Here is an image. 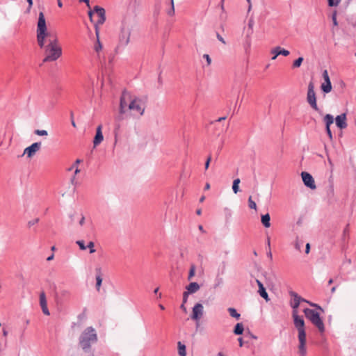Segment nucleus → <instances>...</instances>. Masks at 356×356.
<instances>
[{
    "mask_svg": "<svg viewBox=\"0 0 356 356\" xmlns=\"http://www.w3.org/2000/svg\"><path fill=\"white\" fill-rule=\"evenodd\" d=\"M291 300L290 301V306L292 307V317L293 319V324L298 330V338L299 341L298 345V354L300 356H306V331L305 327V321L302 316L298 315V308L301 302L302 297L297 293L290 291L289 292Z\"/></svg>",
    "mask_w": 356,
    "mask_h": 356,
    "instance_id": "f257e3e1",
    "label": "nucleus"
},
{
    "mask_svg": "<svg viewBox=\"0 0 356 356\" xmlns=\"http://www.w3.org/2000/svg\"><path fill=\"white\" fill-rule=\"evenodd\" d=\"M144 111L145 105L141 99L133 97L127 91H123L120 99L119 115L116 120L120 121L129 116H141Z\"/></svg>",
    "mask_w": 356,
    "mask_h": 356,
    "instance_id": "f03ea898",
    "label": "nucleus"
},
{
    "mask_svg": "<svg viewBox=\"0 0 356 356\" xmlns=\"http://www.w3.org/2000/svg\"><path fill=\"white\" fill-rule=\"evenodd\" d=\"M40 47L44 49L45 54L43 63L55 61L62 55V49L56 35H49L44 40V46Z\"/></svg>",
    "mask_w": 356,
    "mask_h": 356,
    "instance_id": "7ed1b4c3",
    "label": "nucleus"
},
{
    "mask_svg": "<svg viewBox=\"0 0 356 356\" xmlns=\"http://www.w3.org/2000/svg\"><path fill=\"white\" fill-rule=\"evenodd\" d=\"M97 334L92 327H86L79 337V345L85 352H88L97 341Z\"/></svg>",
    "mask_w": 356,
    "mask_h": 356,
    "instance_id": "20e7f679",
    "label": "nucleus"
},
{
    "mask_svg": "<svg viewBox=\"0 0 356 356\" xmlns=\"http://www.w3.org/2000/svg\"><path fill=\"white\" fill-rule=\"evenodd\" d=\"M133 29V23L129 19L122 22L118 49L125 47L130 42V36Z\"/></svg>",
    "mask_w": 356,
    "mask_h": 356,
    "instance_id": "39448f33",
    "label": "nucleus"
},
{
    "mask_svg": "<svg viewBox=\"0 0 356 356\" xmlns=\"http://www.w3.org/2000/svg\"><path fill=\"white\" fill-rule=\"evenodd\" d=\"M36 33L38 44L39 47H43L44 40L51 35L47 31L45 17L42 12H40L38 15Z\"/></svg>",
    "mask_w": 356,
    "mask_h": 356,
    "instance_id": "423d86ee",
    "label": "nucleus"
},
{
    "mask_svg": "<svg viewBox=\"0 0 356 356\" xmlns=\"http://www.w3.org/2000/svg\"><path fill=\"white\" fill-rule=\"evenodd\" d=\"M305 316L315 325L321 333L325 332V325L320 314L314 309L306 308L304 309Z\"/></svg>",
    "mask_w": 356,
    "mask_h": 356,
    "instance_id": "0eeeda50",
    "label": "nucleus"
},
{
    "mask_svg": "<svg viewBox=\"0 0 356 356\" xmlns=\"http://www.w3.org/2000/svg\"><path fill=\"white\" fill-rule=\"evenodd\" d=\"M93 15H96L97 17V19L95 22V29H99L98 26L103 24L106 20L105 10L102 7L96 6L92 10L88 12V15L91 20Z\"/></svg>",
    "mask_w": 356,
    "mask_h": 356,
    "instance_id": "6e6552de",
    "label": "nucleus"
},
{
    "mask_svg": "<svg viewBox=\"0 0 356 356\" xmlns=\"http://www.w3.org/2000/svg\"><path fill=\"white\" fill-rule=\"evenodd\" d=\"M307 101L314 110H315L316 111H318L319 109L316 103V93L314 91V85L312 82H310L308 85Z\"/></svg>",
    "mask_w": 356,
    "mask_h": 356,
    "instance_id": "1a4fd4ad",
    "label": "nucleus"
},
{
    "mask_svg": "<svg viewBox=\"0 0 356 356\" xmlns=\"http://www.w3.org/2000/svg\"><path fill=\"white\" fill-rule=\"evenodd\" d=\"M42 143L40 142H35L24 149L23 155H26L31 159L40 149Z\"/></svg>",
    "mask_w": 356,
    "mask_h": 356,
    "instance_id": "9d476101",
    "label": "nucleus"
},
{
    "mask_svg": "<svg viewBox=\"0 0 356 356\" xmlns=\"http://www.w3.org/2000/svg\"><path fill=\"white\" fill-rule=\"evenodd\" d=\"M301 177H302V181H303L304 184L307 187H308L312 190L316 189V186L315 184L314 179L313 178V177L309 172H302L301 173Z\"/></svg>",
    "mask_w": 356,
    "mask_h": 356,
    "instance_id": "9b49d317",
    "label": "nucleus"
},
{
    "mask_svg": "<svg viewBox=\"0 0 356 356\" xmlns=\"http://www.w3.org/2000/svg\"><path fill=\"white\" fill-rule=\"evenodd\" d=\"M323 77L324 82L321 84V90L325 93H328L332 90V84L328 75V72L326 70H325L323 72Z\"/></svg>",
    "mask_w": 356,
    "mask_h": 356,
    "instance_id": "f8f14e48",
    "label": "nucleus"
},
{
    "mask_svg": "<svg viewBox=\"0 0 356 356\" xmlns=\"http://www.w3.org/2000/svg\"><path fill=\"white\" fill-rule=\"evenodd\" d=\"M204 307L201 303H197L193 307L191 318L195 321H199L203 315Z\"/></svg>",
    "mask_w": 356,
    "mask_h": 356,
    "instance_id": "ddd939ff",
    "label": "nucleus"
},
{
    "mask_svg": "<svg viewBox=\"0 0 356 356\" xmlns=\"http://www.w3.org/2000/svg\"><path fill=\"white\" fill-rule=\"evenodd\" d=\"M39 302H40V305L41 307L43 314L47 316H49L50 314V312L47 307V297H46V294L44 291H41L40 293Z\"/></svg>",
    "mask_w": 356,
    "mask_h": 356,
    "instance_id": "4468645a",
    "label": "nucleus"
},
{
    "mask_svg": "<svg viewBox=\"0 0 356 356\" xmlns=\"http://www.w3.org/2000/svg\"><path fill=\"white\" fill-rule=\"evenodd\" d=\"M102 126L99 125L96 129V134L93 139V146L96 147L98 146L104 140V136L102 134Z\"/></svg>",
    "mask_w": 356,
    "mask_h": 356,
    "instance_id": "2eb2a0df",
    "label": "nucleus"
},
{
    "mask_svg": "<svg viewBox=\"0 0 356 356\" xmlns=\"http://www.w3.org/2000/svg\"><path fill=\"white\" fill-rule=\"evenodd\" d=\"M95 35H96V37H97V41L95 42V44H94V50L95 51V52L97 53V57L98 59H100L101 58V51L102 49V44L99 40V29H96V31H95Z\"/></svg>",
    "mask_w": 356,
    "mask_h": 356,
    "instance_id": "dca6fc26",
    "label": "nucleus"
},
{
    "mask_svg": "<svg viewBox=\"0 0 356 356\" xmlns=\"http://www.w3.org/2000/svg\"><path fill=\"white\" fill-rule=\"evenodd\" d=\"M335 122L337 126L343 129L346 128L347 123H346V113H342L339 115H337L335 118Z\"/></svg>",
    "mask_w": 356,
    "mask_h": 356,
    "instance_id": "f3484780",
    "label": "nucleus"
},
{
    "mask_svg": "<svg viewBox=\"0 0 356 356\" xmlns=\"http://www.w3.org/2000/svg\"><path fill=\"white\" fill-rule=\"evenodd\" d=\"M256 282L258 285V287H259V290H258V293H259V295L266 300V301H269L270 299L268 298V295L266 291V289L264 288V284L261 283V281H259V280H256Z\"/></svg>",
    "mask_w": 356,
    "mask_h": 356,
    "instance_id": "a211bd4d",
    "label": "nucleus"
},
{
    "mask_svg": "<svg viewBox=\"0 0 356 356\" xmlns=\"http://www.w3.org/2000/svg\"><path fill=\"white\" fill-rule=\"evenodd\" d=\"M200 286L197 282H191L186 287L187 293H194L200 289Z\"/></svg>",
    "mask_w": 356,
    "mask_h": 356,
    "instance_id": "6ab92c4d",
    "label": "nucleus"
},
{
    "mask_svg": "<svg viewBox=\"0 0 356 356\" xmlns=\"http://www.w3.org/2000/svg\"><path fill=\"white\" fill-rule=\"evenodd\" d=\"M177 350L179 356H186V345L181 341L177 342Z\"/></svg>",
    "mask_w": 356,
    "mask_h": 356,
    "instance_id": "aec40b11",
    "label": "nucleus"
},
{
    "mask_svg": "<svg viewBox=\"0 0 356 356\" xmlns=\"http://www.w3.org/2000/svg\"><path fill=\"white\" fill-rule=\"evenodd\" d=\"M261 223L263 224V225L268 228V227H270V215L268 213H266L265 215H262L261 216Z\"/></svg>",
    "mask_w": 356,
    "mask_h": 356,
    "instance_id": "412c9836",
    "label": "nucleus"
},
{
    "mask_svg": "<svg viewBox=\"0 0 356 356\" xmlns=\"http://www.w3.org/2000/svg\"><path fill=\"white\" fill-rule=\"evenodd\" d=\"M97 272V274L96 275V288L97 291H99L100 286L102 283V278L101 275V269L98 268L96 270Z\"/></svg>",
    "mask_w": 356,
    "mask_h": 356,
    "instance_id": "4be33fe9",
    "label": "nucleus"
},
{
    "mask_svg": "<svg viewBox=\"0 0 356 356\" xmlns=\"http://www.w3.org/2000/svg\"><path fill=\"white\" fill-rule=\"evenodd\" d=\"M244 328L243 325L241 323H238L234 329V333L236 335L242 334L243 332Z\"/></svg>",
    "mask_w": 356,
    "mask_h": 356,
    "instance_id": "5701e85b",
    "label": "nucleus"
},
{
    "mask_svg": "<svg viewBox=\"0 0 356 356\" xmlns=\"http://www.w3.org/2000/svg\"><path fill=\"white\" fill-rule=\"evenodd\" d=\"M324 121L326 124V127H330V126L334 122V118L330 114H327L324 117Z\"/></svg>",
    "mask_w": 356,
    "mask_h": 356,
    "instance_id": "b1692460",
    "label": "nucleus"
},
{
    "mask_svg": "<svg viewBox=\"0 0 356 356\" xmlns=\"http://www.w3.org/2000/svg\"><path fill=\"white\" fill-rule=\"evenodd\" d=\"M227 310H228L229 315L232 317L235 318L236 319L240 318L241 314L239 313H238L237 311L234 308L229 307V308H228Z\"/></svg>",
    "mask_w": 356,
    "mask_h": 356,
    "instance_id": "393cba45",
    "label": "nucleus"
},
{
    "mask_svg": "<svg viewBox=\"0 0 356 356\" xmlns=\"http://www.w3.org/2000/svg\"><path fill=\"white\" fill-rule=\"evenodd\" d=\"M240 182H241V180L238 178L234 179V181H233L232 190H233V192L235 194L238 193V192L239 191V186H238V185H239Z\"/></svg>",
    "mask_w": 356,
    "mask_h": 356,
    "instance_id": "a878e982",
    "label": "nucleus"
},
{
    "mask_svg": "<svg viewBox=\"0 0 356 356\" xmlns=\"http://www.w3.org/2000/svg\"><path fill=\"white\" fill-rule=\"evenodd\" d=\"M252 33H253V29H250V28H248V29L246 30L245 38H246V42L249 47L250 46V44H251V36H252Z\"/></svg>",
    "mask_w": 356,
    "mask_h": 356,
    "instance_id": "bb28decb",
    "label": "nucleus"
},
{
    "mask_svg": "<svg viewBox=\"0 0 356 356\" xmlns=\"http://www.w3.org/2000/svg\"><path fill=\"white\" fill-rule=\"evenodd\" d=\"M342 0H327L329 7L336 8L339 6Z\"/></svg>",
    "mask_w": 356,
    "mask_h": 356,
    "instance_id": "cd10ccee",
    "label": "nucleus"
},
{
    "mask_svg": "<svg viewBox=\"0 0 356 356\" xmlns=\"http://www.w3.org/2000/svg\"><path fill=\"white\" fill-rule=\"evenodd\" d=\"M270 53L272 54H273V56L272 57V60H275L276 58L279 55H280V47H276L273 48V49H271Z\"/></svg>",
    "mask_w": 356,
    "mask_h": 356,
    "instance_id": "c85d7f7f",
    "label": "nucleus"
},
{
    "mask_svg": "<svg viewBox=\"0 0 356 356\" xmlns=\"http://www.w3.org/2000/svg\"><path fill=\"white\" fill-rule=\"evenodd\" d=\"M303 60H304V58L302 57H299L298 59L294 60V62L293 63V67L294 68H298V67H300Z\"/></svg>",
    "mask_w": 356,
    "mask_h": 356,
    "instance_id": "c756f323",
    "label": "nucleus"
},
{
    "mask_svg": "<svg viewBox=\"0 0 356 356\" xmlns=\"http://www.w3.org/2000/svg\"><path fill=\"white\" fill-rule=\"evenodd\" d=\"M195 266L194 265H191L190 270H189L188 276V280H191L192 277L195 275Z\"/></svg>",
    "mask_w": 356,
    "mask_h": 356,
    "instance_id": "7c9ffc66",
    "label": "nucleus"
},
{
    "mask_svg": "<svg viewBox=\"0 0 356 356\" xmlns=\"http://www.w3.org/2000/svg\"><path fill=\"white\" fill-rule=\"evenodd\" d=\"M223 282V280L222 277H217L215 280V284L213 285V288L216 289L220 286Z\"/></svg>",
    "mask_w": 356,
    "mask_h": 356,
    "instance_id": "2f4dec72",
    "label": "nucleus"
},
{
    "mask_svg": "<svg viewBox=\"0 0 356 356\" xmlns=\"http://www.w3.org/2000/svg\"><path fill=\"white\" fill-rule=\"evenodd\" d=\"M34 134L38 136H46L48 135V133L46 130H40V129L35 130Z\"/></svg>",
    "mask_w": 356,
    "mask_h": 356,
    "instance_id": "473e14b6",
    "label": "nucleus"
},
{
    "mask_svg": "<svg viewBox=\"0 0 356 356\" xmlns=\"http://www.w3.org/2000/svg\"><path fill=\"white\" fill-rule=\"evenodd\" d=\"M248 206L250 209H257V204L255 202L252 200L251 196L248 198Z\"/></svg>",
    "mask_w": 356,
    "mask_h": 356,
    "instance_id": "72a5a7b5",
    "label": "nucleus"
},
{
    "mask_svg": "<svg viewBox=\"0 0 356 356\" xmlns=\"http://www.w3.org/2000/svg\"><path fill=\"white\" fill-rule=\"evenodd\" d=\"M302 242L299 241L298 238L295 241V243H294V247L296 250H301V248L302 246Z\"/></svg>",
    "mask_w": 356,
    "mask_h": 356,
    "instance_id": "f704fd0d",
    "label": "nucleus"
},
{
    "mask_svg": "<svg viewBox=\"0 0 356 356\" xmlns=\"http://www.w3.org/2000/svg\"><path fill=\"white\" fill-rule=\"evenodd\" d=\"M76 243L79 245L81 250H86L87 247L85 245L84 241L82 240L76 241Z\"/></svg>",
    "mask_w": 356,
    "mask_h": 356,
    "instance_id": "c9c22d12",
    "label": "nucleus"
},
{
    "mask_svg": "<svg viewBox=\"0 0 356 356\" xmlns=\"http://www.w3.org/2000/svg\"><path fill=\"white\" fill-rule=\"evenodd\" d=\"M94 246H95V243L92 242V241H90L88 244V245L86 246L87 248H89L90 250V253H94L95 252V249L94 248Z\"/></svg>",
    "mask_w": 356,
    "mask_h": 356,
    "instance_id": "e433bc0d",
    "label": "nucleus"
},
{
    "mask_svg": "<svg viewBox=\"0 0 356 356\" xmlns=\"http://www.w3.org/2000/svg\"><path fill=\"white\" fill-rule=\"evenodd\" d=\"M171 2V8L170 10L168 12V14L170 16H172L174 15L175 14V7H174V1L173 0H171L170 1Z\"/></svg>",
    "mask_w": 356,
    "mask_h": 356,
    "instance_id": "4c0bfd02",
    "label": "nucleus"
},
{
    "mask_svg": "<svg viewBox=\"0 0 356 356\" xmlns=\"http://www.w3.org/2000/svg\"><path fill=\"white\" fill-rule=\"evenodd\" d=\"M39 222V218H34L31 220H29L27 223L29 227H31V226L37 224Z\"/></svg>",
    "mask_w": 356,
    "mask_h": 356,
    "instance_id": "58836bf2",
    "label": "nucleus"
},
{
    "mask_svg": "<svg viewBox=\"0 0 356 356\" xmlns=\"http://www.w3.org/2000/svg\"><path fill=\"white\" fill-rule=\"evenodd\" d=\"M332 22H333L334 26H337L338 25V22H337V11L336 10L334 11L333 13H332Z\"/></svg>",
    "mask_w": 356,
    "mask_h": 356,
    "instance_id": "ea45409f",
    "label": "nucleus"
},
{
    "mask_svg": "<svg viewBox=\"0 0 356 356\" xmlns=\"http://www.w3.org/2000/svg\"><path fill=\"white\" fill-rule=\"evenodd\" d=\"M202 57H203V58H204L206 60L207 65L209 66L211 65V59L209 55V54H204Z\"/></svg>",
    "mask_w": 356,
    "mask_h": 356,
    "instance_id": "a19ab883",
    "label": "nucleus"
},
{
    "mask_svg": "<svg viewBox=\"0 0 356 356\" xmlns=\"http://www.w3.org/2000/svg\"><path fill=\"white\" fill-rule=\"evenodd\" d=\"M79 172H80V170L79 169V168H78V167L75 168L74 175H77ZM71 183H72V184H76V181H75V176H74L73 177H72V179H71Z\"/></svg>",
    "mask_w": 356,
    "mask_h": 356,
    "instance_id": "79ce46f5",
    "label": "nucleus"
},
{
    "mask_svg": "<svg viewBox=\"0 0 356 356\" xmlns=\"http://www.w3.org/2000/svg\"><path fill=\"white\" fill-rule=\"evenodd\" d=\"M280 55H282V56H287L290 54L288 50L284 49H281L280 47Z\"/></svg>",
    "mask_w": 356,
    "mask_h": 356,
    "instance_id": "37998d69",
    "label": "nucleus"
},
{
    "mask_svg": "<svg viewBox=\"0 0 356 356\" xmlns=\"http://www.w3.org/2000/svg\"><path fill=\"white\" fill-rule=\"evenodd\" d=\"M254 21L253 19V18H250L248 21V28H250V29H253V27H254Z\"/></svg>",
    "mask_w": 356,
    "mask_h": 356,
    "instance_id": "c03bdc74",
    "label": "nucleus"
},
{
    "mask_svg": "<svg viewBox=\"0 0 356 356\" xmlns=\"http://www.w3.org/2000/svg\"><path fill=\"white\" fill-rule=\"evenodd\" d=\"M301 302H307L308 304H309L312 307H316L317 308H318L319 309H321V307L318 305H317L316 304H314V303H312L307 300H306L305 299L302 298V300H301Z\"/></svg>",
    "mask_w": 356,
    "mask_h": 356,
    "instance_id": "a18cd8bd",
    "label": "nucleus"
},
{
    "mask_svg": "<svg viewBox=\"0 0 356 356\" xmlns=\"http://www.w3.org/2000/svg\"><path fill=\"white\" fill-rule=\"evenodd\" d=\"M190 293H187V291H184L183 293V302L185 304L187 302L188 295Z\"/></svg>",
    "mask_w": 356,
    "mask_h": 356,
    "instance_id": "49530a36",
    "label": "nucleus"
},
{
    "mask_svg": "<svg viewBox=\"0 0 356 356\" xmlns=\"http://www.w3.org/2000/svg\"><path fill=\"white\" fill-rule=\"evenodd\" d=\"M216 37L218 38V40L219 41H220L222 44H226V42L225 41V40L223 39V38L219 34V33H217L216 34Z\"/></svg>",
    "mask_w": 356,
    "mask_h": 356,
    "instance_id": "de8ad7c7",
    "label": "nucleus"
},
{
    "mask_svg": "<svg viewBox=\"0 0 356 356\" xmlns=\"http://www.w3.org/2000/svg\"><path fill=\"white\" fill-rule=\"evenodd\" d=\"M326 131L327 133V135H328L330 139L332 140V134L330 128V127H326Z\"/></svg>",
    "mask_w": 356,
    "mask_h": 356,
    "instance_id": "09e8293b",
    "label": "nucleus"
},
{
    "mask_svg": "<svg viewBox=\"0 0 356 356\" xmlns=\"http://www.w3.org/2000/svg\"><path fill=\"white\" fill-rule=\"evenodd\" d=\"M211 156H209L205 163V169H208L209 166V163H210V161H211Z\"/></svg>",
    "mask_w": 356,
    "mask_h": 356,
    "instance_id": "8fccbe9b",
    "label": "nucleus"
},
{
    "mask_svg": "<svg viewBox=\"0 0 356 356\" xmlns=\"http://www.w3.org/2000/svg\"><path fill=\"white\" fill-rule=\"evenodd\" d=\"M82 161L81 159H76L74 162V163L72 165V168H76L78 167V165Z\"/></svg>",
    "mask_w": 356,
    "mask_h": 356,
    "instance_id": "3c124183",
    "label": "nucleus"
},
{
    "mask_svg": "<svg viewBox=\"0 0 356 356\" xmlns=\"http://www.w3.org/2000/svg\"><path fill=\"white\" fill-rule=\"evenodd\" d=\"M26 1L29 3L28 12H29L33 6V0H26Z\"/></svg>",
    "mask_w": 356,
    "mask_h": 356,
    "instance_id": "603ef678",
    "label": "nucleus"
},
{
    "mask_svg": "<svg viewBox=\"0 0 356 356\" xmlns=\"http://www.w3.org/2000/svg\"><path fill=\"white\" fill-rule=\"evenodd\" d=\"M309 250H310V245H309V243H307L306 247H305V253L308 254L309 252Z\"/></svg>",
    "mask_w": 356,
    "mask_h": 356,
    "instance_id": "864d4df0",
    "label": "nucleus"
},
{
    "mask_svg": "<svg viewBox=\"0 0 356 356\" xmlns=\"http://www.w3.org/2000/svg\"><path fill=\"white\" fill-rule=\"evenodd\" d=\"M238 343H239V346L241 347H242L243 346V339L242 338H238Z\"/></svg>",
    "mask_w": 356,
    "mask_h": 356,
    "instance_id": "5fc2aeb1",
    "label": "nucleus"
},
{
    "mask_svg": "<svg viewBox=\"0 0 356 356\" xmlns=\"http://www.w3.org/2000/svg\"><path fill=\"white\" fill-rule=\"evenodd\" d=\"M267 256H268L270 259H272L273 255H272V252H271L270 249H269V250L267 252Z\"/></svg>",
    "mask_w": 356,
    "mask_h": 356,
    "instance_id": "6e6d98bb",
    "label": "nucleus"
},
{
    "mask_svg": "<svg viewBox=\"0 0 356 356\" xmlns=\"http://www.w3.org/2000/svg\"><path fill=\"white\" fill-rule=\"evenodd\" d=\"M81 2H84L86 3L87 6L90 8V1L89 0H80Z\"/></svg>",
    "mask_w": 356,
    "mask_h": 356,
    "instance_id": "4d7b16f0",
    "label": "nucleus"
},
{
    "mask_svg": "<svg viewBox=\"0 0 356 356\" xmlns=\"http://www.w3.org/2000/svg\"><path fill=\"white\" fill-rule=\"evenodd\" d=\"M246 1L248 3V11H250L251 10V8H252L251 0H246Z\"/></svg>",
    "mask_w": 356,
    "mask_h": 356,
    "instance_id": "13d9d810",
    "label": "nucleus"
},
{
    "mask_svg": "<svg viewBox=\"0 0 356 356\" xmlns=\"http://www.w3.org/2000/svg\"><path fill=\"white\" fill-rule=\"evenodd\" d=\"M54 257V254H51L50 256H49L47 258V261H51Z\"/></svg>",
    "mask_w": 356,
    "mask_h": 356,
    "instance_id": "bf43d9fd",
    "label": "nucleus"
},
{
    "mask_svg": "<svg viewBox=\"0 0 356 356\" xmlns=\"http://www.w3.org/2000/svg\"><path fill=\"white\" fill-rule=\"evenodd\" d=\"M266 243H267V245H268V248L270 249V238L269 237H267Z\"/></svg>",
    "mask_w": 356,
    "mask_h": 356,
    "instance_id": "052dcab7",
    "label": "nucleus"
},
{
    "mask_svg": "<svg viewBox=\"0 0 356 356\" xmlns=\"http://www.w3.org/2000/svg\"><path fill=\"white\" fill-rule=\"evenodd\" d=\"M84 221H85V218L83 216H82V218H81L80 221H79V224L81 225H83V223H84Z\"/></svg>",
    "mask_w": 356,
    "mask_h": 356,
    "instance_id": "680f3d73",
    "label": "nucleus"
},
{
    "mask_svg": "<svg viewBox=\"0 0 356 356\" xmlns=\"http://www.w3.org/2000/svg\"><path fill=\"white\" fill-rule=\"evenodd\" d=\"M198 229H199V230H200V231H201L202 232H203V233H204V232H205V231H204V228H203V226H202V225H199V226H198Z\"/></svg>",
    "mask_w": 356,
    "mask_h": 356,
    "instance_id": "e2e57ef3",
    "label": "nucleus"
},
{
    "mask_svg": "<svg viewBox=\"0 0 356 356\" xmlns=\"http://www.w3.org/2000/svg\"><path fill=\"white\" fill-rule=\"evenodd\" d=\"M210 188V184L209 183H207L204 186L205 190H209Z\"/></svg>",
    "mask_w": 356,
    "mask_h": 356,
    "instance_id": "0e129e2a",
    "label": "nucleus"
},
{
    "mask_svg": "<svg viewBox=\"0 0 356 356\" xmlns=\"http://www.w3.org/2000/svg\"><path fill=\"white\" fill-rule=\"evenodd\" d=\"M226 119V117H221V118H219L218 120H217V122H221L222 120H224Z\"/></svg>",
    "mask_w": 356,
    "mask_h": 356,
    "instance_id": "69168bd1",
    "label": "nucleus"
},
{
    "mask_svg": "<svg viewBox=\"0 0 356 356\" xmlns=\"http://www.w3.org/2000/svg\"><path fill=\"white\" fill-rule=\"evenodd\" d=\"M336 289H337V288H336V286H333V287L331 289V293H334L335 292V291H336Z\"/></svg>",
    "mask_w": 356,
    "mask_h": 356,
    "instance_id": "338daca9",
    "label": "nucleus"
},
{
    "mask_svg": "<svg viewBox=\"0 0 356 356\" xmlns=\"http://www.w3.org/2000/svg\"><path fill=\"white\" fill-rule=\"evenodd\" d=\"M204 200H205V197H204V196H202V197H200V202H203L204 201Z\"/></svg>",
    "mask_w": 356,
    "mask_h": 356,
    "instance_id": "774afa93",
    "label": "nucleus"
}]
</instances>
